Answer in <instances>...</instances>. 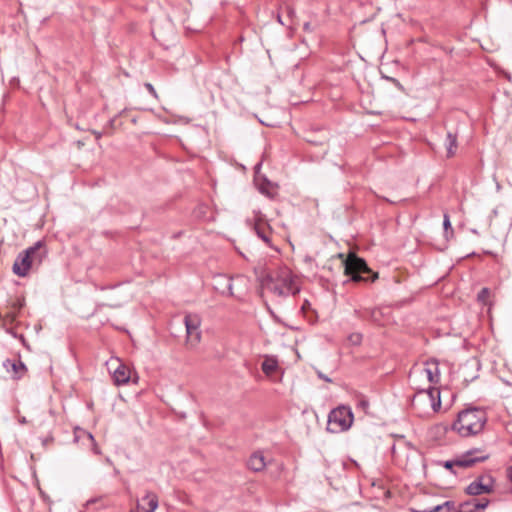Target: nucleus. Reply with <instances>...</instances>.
Masks as SVG:
<instances>
[{"instance_id":"nucleus-1","label":"nucleus","mask_w":512,"mask_h":512,"mask_svg":"<svg viewBox=\"0 0 512 512\" xmlns=\"http://www.w3.org/2000/svg\"><path fill=\"white\" fill-rule=\"evenodd\" d=\"M420 374L425 376L429 385L424 388L418 387V416L429 415L441 410V392L435 385L440 381L439 363L436 360L426 361Z\"/></svg>"},{"instance_id":"nucleus-2","label":"nucleus","mask_w":512,"mask_h":512,"mask_svg":"<svg viewBox=\"0 0 512 512\" xmlns=\"http://www.w3.org/2000/svg\"><path fill=\"white\" fill-rule=\"evenodd\" d=\"M48 256L44 240H38L32 246L21 251L12 266V271L18 277H26L31 269H39Z\"/></svg>"},{"instance_id":"nucleus-3","label":"nucleus","mask_w":512,"mask_h":512,"mask_svg":"<svg viewBox=\"0 0 512 512\" xmlns=\"http://www.w3.org/2000/svg\"><path fill=\"white\" fill-rule=\"evenodd\" d=\"M487 422L484 410L478 407H468L457 414L451 428L462 437H468L480 433Z\"/></svg>"},{"instance_id":"nucleus-4","label":"nucleus","mask_w":512,"mask_h":512,"mask_svg":"<svg viewBox=\"0 0 512 512\" xmlns=\"http://www.w3.org/2000/svg\"><path fill=\"white\" fill-rule=\"evenodd\" d=\"M344 273L349 280L356 283H372L378 278V273L373 272L366 261L356 254H349L343 261Z\"/></svg>"},{"instance_id":"nucleus-5","label":"nucleus","mask_w":512,"mask_h":512,"mask_svg":"<svg viewBox=\"0 0 512 512\" xmlns=\"http://www.w3.org/2000/svg\"><path fill=\"white\" fill-rule=\"evenodd\" d=\"M262 285L282 297L296 295L300 292V287L295 283L294 277L289 271H284L276 277L266 274L262 279Z\"/></svg>"},{"instance_id":"nucleus-6","label":"nucleus","mask_w":512,"mask_h":512,"mask_svg":"<svg viewBox=\"0 0 512 512\" xmlns=\"http://www.w3.org/2000/svg\"><path fill=\"white\" fill-rule=\"evenodd\" d=\"M354 421V415L349 406L340 405L328 414L327 431L340 433L347 431Z\"/></svg>"},{"instance_id":"nucleus-7","label":"nucleus","mask_w":512,"mask_h":512,"mask_svg":"<svg viewBox=\"0 0 512 512\" xmlns=\"http://www.w3.org/2000/svg\"><path fill=\"white\" fill-rule=\"evenodd\" d=\"M478 452L476 449L468 450L465 453H463L461 456L457 457L456 459L446 460L443 462V467L450 471L452 474H456V471L453 470L454 466H458L461 468H468L472 467L478 462H484L488 459V455H480L475 456V454Z\"/></svg>"},{"instance_id":"nucleus-8","label":"nucleus","mask_w":512,"mask_h":512,"mask_svg":"<svg viewBox=\"0 0 512 512\" xmlns=\"http://www.w3.org/2000/svg\"><path fill=\"white\" fill-rule=\"evenodd\" d=\"M184 325L186 328V345L189 348L197 347L202 338L200 317L197 314H186L184 317Z\"/></svg>"},{"instance_id":"nucleus-9","label":"nucleus","mask_w":512,"mask_h":512,"mask_svg":"<svg viewBox=\"0 0 512 512\" xmlns=\"http://www.w3.org/2000/svg\"><path fill=\"white\" fill-rule=\"evenodd\" d=\"M247 224L251 226L258 238H260L268 247H272V229L266 220L261 216H256L253 223L250 220H247Z\"/></svg>"},{"instance_id":"nucleus-10","label":"nucleus","mask_w":512,"mask_h":512,"mask_svg":"<svg viewBox=\"0 0 512 512\" xmlns=\"http://www.w3.org/2000/svg\"><path fill=\"white\" fill-rule=\"evenodd\" d=\"M273 465V458L266 459L262 450L253 452L248 460L247 467L253 472L259 473L265 470L267 466Z\"/></svg>"},{"instance_id":"nucleus-11","label":"nucleus","mask_w":512,"mask_h":512,"mask_svg":"<svg viewBox=\"0 0 512 512\" xmlns=\"http://www.w3.org/2000/svg\"><path fill=\"white\" fill-rule=\"evenodd\" d=\"M488 482L473 481L466 488L465 493L469 496H479L494 491L495 480L492 476H487Z\"/></svg>"},{"instance_id":"nucleus-12","label":"nucleus","mask_w":512,"mask_h":512,"mask_svg":"<svg viewBox=\"0 0 512 512\" xmlns=\"http://www.w3.org/2000/svg\"><path fill=\"white\" fill-rule=\"evenodd\" d=\"M3 367L13 380L22 379L28 371L26 365L20 359H6L3 362Z\"/></svg>"},{"instance_id":"nucleus-13","label":"nucleus","mask_w":512,"mask_h":512,"mask_svg":"<svg viewBox=\"0 0 512 512\" xmlns=\"http://www.w3.org/2000/svg\"><path fill=\"white\" fill-rule=\"evenodd\" d=\"M141 500L143 503H145V505H140L138 503L137 508L144 510V512H155L159 506L158 495L153 491H146Z\"/></svg>"},{"instance_id":"nucleus-14","label":"nucleus","mask_w":512,"mask_h":512,"mask_svg":"<svg viewBox=\"0 0 512 512\" xmlns=\"http://www.w3.org/2000/svg\"><path fill=\"white\" fill-rule=\"evenodd\" d=\"M268 467V477L274 482H278L283 479L286 472L285 464L282 461L275 460L273 458V465Z\"/></svg>"},{"instance_id":"nucleus-15","label":"nucleus","mask_w":512,"mask_h":512,"mask_svg":"<svg viewBox=\"0 0 512 512\" xmlns=\"http://www.w3.org/2000/svg\"><path fill=\"white\" fill-rule=\"evenodd\" d=\"M113 380L114 383L118 386L127 384L130 380L129 368L126 365L120 363L113 372Z\"/></svg>"},{"instance_id":"nucleus-16","label":"nucleus","mask_w":512,"mask_h":512,"mask_svg":"<svg viewBox=\"0 0 512 512\" xmlns=\"http://www.w3.org/2000/svg\"><path fill=\"white\" fill-rule=\"evenodd\" d=\"M389 308H375L370 312L372 322L379 326H384L389 320Z\"/></svg>"},{"instance_id":"nucleus-17","label":"nucleus","mask_w":512,"mask_h":512,"mask_svg":"<svg viewBox=\"0 0 512 512\" xmlns=\"http://www.w3.org/2000/svg\"><path fill=\"white\" fill-rule=\"evenodd\" d=\"M489 503H490L489 499H483V500L470 499V500L461 502L460 508L475 506L477 512H482L488 507Z\"/></svg>"},{"instance_id":"nucleus-18","label":"nucleus","mask_w":512,"mask_h":512,"mask_svg":"<svg viewBox=\"0 0 512 512\" xmlns=\"http://www.w3.org/2000/svg\"><path fill=\"white\" fill-rule=\"evenodd\" d=\"M445 147L447 150V157H452L455 155V149L457 147V135L451 131L447 132Z\"/></svg>"},{"instance_id":"nucleus-19","label":"nucleus","mask_w":512,"mask_h":512,"mask_svg":"<svg viewBox=\"0 0 512 512\" xmlns=\"http://www.w3.org/2000/svg\"><path fill=\"white\" fill-rule=\"evenodd\" d=\"M278 368V361L274 357H266L261 364V369L266 375H271Z\"/></svg>"},{"instance_id":"nucleus-20","label":"nucleus","mask_w":512,"mask_h":512,"mask_svg":"<svg viewBox=\"0 0 512 512\" xmlns=\"http://www.w3.org/2000/svg\"><path fill=\"white\" fill-rule=\"evenodd\" d=\"M75 434V440H78L79 438H86L87 440H89L91 442V445L93 446V449H94V452L96 454L99 453V451L96 449L97 448V444H96V441L94 439V436L92 435V433L84 430V429H81V428H77L74 432Z\"/></svg>"},{"instance_id":"nucleus-21","label":"nucleus","mask_w":512,"mask_h":512,"mask_svg":"<svg viewBox=\"0 0 512 512\" xmlns=\"http://www.w3.org/2000/svg\"><path fill=\"white\" fill-rule=\"evenodd\" d=\"M218 279L223 281L225 284V289L221 291L222 294H228L229 296H233V285H232V278L226 277L224 275H219Z\"/></svg>"},{"instance_id":"nucleus-22","label":"nucleus","mask_w":512,"mask_h":512,"mask_svg":"<svg viewBox=\"0 0 512 512\" xmlns=\"http://www.w3.org/2000/svg\"><path fill=\"white\" fill-rule=\"evenodd\" d=\"M443 228H444V233H445L446 238H448V234L449 233L451 235H453V228H452V225H451L450 218H449L448 214H444V217H443Z\"/></svg>"},{"instance_id":"nucleus-23","label":"nucleus","mask_w":512,"mask_h":512,"mask_svg":"<svg viewBox=\"0 0 512 512\" xmlns=\"http://www.w3.org/2000/svg\"><path fill=\"white\" fill-rule=\"evenodd\" d=\"M272 186H273L272 183L267 178H264L263 183L259 185V191L262 194H265L269 197H273V194H271L268 189L269 187H272Z\"/></svg>"},{"instance_id":"nucleus-24","label":"nucleus","mask_w":512,"mask_h":512,"mask_svg":"<svg viewBox=\"0 0 512 512\" xmlns=\"http://www.w3.org/2000/svg\"><path fill=\"white\" fill-rule=\"evenodd\" d=\"M490 296V289L483 287L477 294V300L483 304H486L487 299Z\"/></svg>"},{"instance_id":"nucleus-25","label":"nucleus","mask_w":512,"mask_h":512,"mask_svg":"<svg viewBox=\"0 0 512 512\" xmlns=\"http://www.w3.org/2000/svg\"><path fill=\"white\" fill-rule=\"evenodd\" d=\"M446 512H458L459 511V505H456V502L453 500H447L442 503Z\"/></svg>"},{"instance_id":"nucleus-26","label":"nucleus","mask_w":512,"mask_h":512,"mask_svg":"<svg viewBox=\"0 0 512 512\" xmlns=\"http://www.w3.org/2000/svg\"><path fill=\"white\" fill-rule=\"evenodd\" d=\"M469 368H475L476 372H478L480 369V362L477 359H472L466 362V364L463 367V372L465 373L466 370Z\"/></svg>"},{"instance_id":"nucleus-27","label":"nucleus","mask_w":512,"mask_h":512,"mask_svg":"<svg viewBox=\"0 0 512 512\" xmlns=\"http://www.w3.org/2000/svg\"><path fill=\"white\" fill-rule=\"evenodd\" d=\"M144 87L146 88V90L149 92V94L154 97L155 99H158V93L156 92L154 86L149 83V82H146L144 83Z\"/></svg>"},{"instance_id":"nucleus-28","label":"nucleus","mask_w":512,"mask_h":512,"mask_svg":"<svg viewBox=\"0 0 512 512\" xmlns=\"http://www.w3.org/2000/svg\"><path fill=\"white\" fill-rule=\"evenodd\" d=\"M418 512H446L443 504H437L435 505L433 508L429 509V510H423V511H419Z\"/></svg>"},{"instance_id":"nucleus-29","label":"nucleus","mask_w":512,"mask_h":512,"mask_svg":"<svg viewBox=\"0 0 512 512\" xmlns=\"http://www.w3.org/2000/svg\"><path fill=\"white\" fill-rule=\"evenodd\" d=\"M387 80L391 81L395 86H397L399 89H402V85L400 84V82L396 79V78H393V77H386Z\"/></svg>"},{"instance_id":"nucleus-30","label":"nucleus","mask_w":512,"mask_h":512,"mask_svg":"<svg viewBox=\"0 0 512 512\" xmlns=\"http://www.w3.org/2000/svg\"><path fill=\"white\" fill-rule=\"evenodd\" d=\"M506 477L512 483V465L506 469Z\"/></svg>"},{"instance_id":"nucleus-31","label":"nucleus","mask_w":512,"mask_h":512,"mask_svg":"<svg viewBox=\"0 0 512 512\" xmlns=\"http://www.w3.org/2000/svg\"><path fill=\"white\" fill-rule=\"evenodd\" d=\"M478 376H479L478 374L472 375V376H470V377L465 376V377H464V381H465V382H467V383L472 382L473 380H475L476 378H478Z\"/></svg>"},{"instance_id":"nucleus-32","label":"nucleus","mask_w":512,"mask_h":512,"mask_svg":"<svg viewBox=\"0 0 512 512\" xmlns=\"http://www.w3.org/2000/svg\"><path fill=\"white\" fill-rule=\"evenodd\" d=\"M359 406H360L361 408H363V409H366V408H368V407H369V402H368L367 400H364V399H363V400H361V401L359 402Z\"/></svg>"},{"instance_id":"nucleus-33","label":"nucleus","mask_w":512,"mask_h":512,"mask_svg":"<svg viewBox=\"0 0 512 512\" xmlns=\"http://www.w3.org/2000/svg\"><path fill=\"white\" fill-rule=\"evenodd\" d=\"M286 11H287V15H288V17H289V18H291V17H292V16H294V14H295L294 9H293V8H291V7H289V6H288V7H286Z\"/></svg>"},{"instance_id":"nucleus-34","label":"nucleus","mask_w":512,"mask_h":512,"mask_svg":"<svg viewBox=\"0 0 512 512\" xmlns=\"http://www.w3.org/2000/svg\"><path fill=\"white\" fill-rule=\"evenodd\" d=\"M485 479H487V476L480 475L474 481L484 482Z\"/></svg>"},{"instance_id":"nucleus-35","label":"nucleus","mask_w":512,"mask_h":512,"mask_svg":"<svg viewBox=\"0 0 512 512\" xmlns=\"http://www.w3.org/2000/svg\"><path fill=\"white\" fill-rule=\"evenodd\" d=\"M319 377H320L321 379L325 380L326 382H331V379H330V378H328L327 376H325V375H323V374H321V373H319Z\"/></svg>"},{"instance_id":"nucleus-36","label":"nucleus","mask_w":512,"mask_h":512,"mask_svg":"<svg viewBox=\"0 0 512 512\" xmlns=\"http://www.w3.org/2000/svg\"><path fill=\"white\" fill-rule=\"evenodd\" d=\"M277 21L282 24V25H285V23L282 21V17L280 14L277 15Z\"/></svg>"},{"instance_id":"nucleus-37","label":"nucleus","mask_w":512,"mask_h":512,"mask_svg":"<svg viewBox=\"0 0 512 512\" xmlns=\"http://www.w3.org/2000/svg\"><path fill=\"white\" fill-rule=\"evenodd\" d=\"M303 28H304V30H306V31L310 30V23L306 22V23L304 24V27H303Z\"/></svg>"},{"instance_id":"nucleus-38","label":"nucleus","mask_w":512,"mask_h":512,"mask_svg":"<svg viewBox=\"0 0 512 512\" xmlns=\"http://www.w3.org/2000/svg\"><path fill=\"white\" fill-rule=\"evenodd\" d=\"M181 235H182V232H181V231H180V232H177V233H175V234L173 235V238H174V239H176V238L180 237Z\"/></svg>"},{"instance_id":"nucleus-39","label":"nucleus","mask_w":512,"mask_h":512,"mask_svg":"<svg viewBox=\"0 0 512 512\" xmlns=\"http://www.w3.org/2000/svg\"><path fill=\"white\" fill-rule=\"evenodd\" d=\"M260 167H261V163H258V164L255 166V168H254V169H255V173H257V172H258V170L260 169Z\"/></svg>"},{"instance_id":"nucleus-40","label":"nucleus","mask_w":512,"mask_h":512,"mask_svg":"<svg viewBox=\"0 0 512 512\" xmlns=\"http://www.w3.org/2000/svg\"><path fill=\"white\" fill-rule=\"evenodd\" d=\"M415 398H416V392L411 396V400L414 401Z\"/></svg>"},{"instance_id":"nucleus-41","label":"nucleus","mask_w":512,"mask_h":512,"mask_svg":"<svg viewBox=\"0 0 512 512\" xmlns=\"http://www.w3.org/2000/svg\"><path fill=\"white\" fill-rule=\"evenodd\" d=\"M94 502H95V500H93V499H92V500H89V501H88V504H89V503H94Z\"/></svg>"},{"instance_id":"nucleus-42","label":"nucleus","mask_w":512,"mask_h":512,"mask_svg":"<svg viewBox=\"0 0 512 512\" xmlns=\"http://www.w3.org/2000/svg\"><path fill=\"white\" fill-rule=\"evenodd\" d=\"M410 510H411V512H416V509H414V508H411Z\"/></svg>"}]
</instances>
